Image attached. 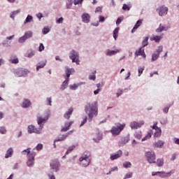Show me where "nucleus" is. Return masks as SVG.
I'll return each mask as SVG.
<instances>
[{"mask_svg":"<svg viewBox=\"0 0 179 179\" xmlns=\"http://www.w3.org/2000/svg\"><path fill=\"white\" fill-rule=\"evenodd\" d=\"M50 166L51 167V170H55L57 173L59 170V161H58V159H53L50 162Z\"/></svg>","mask_w":179,"mask_h":179,"instance_id":"nucleus-6","label":"nucleus"},{"mask_svg":"<svg viewBox=\"0 0 179 179\" xmlns=\"http://www.w3.org/2000/svg\"><path fill=\"white\" fill-rule=\"evenodd\" d=\"M51 103H52L51 98H48L47 99V105L51 106Z\"/></svg>","mask_w":179,"mask_h":179,"instance_id":"nucleus-64","label":"nucleus"},{"mask_svg":"<svg viewBox=\"0 0 179 179\" xmlns=\"http://www.w3.org/2000/svg\"><path fill=\"white\" fill-rule=\"evenodd\" d=\"M17 13H20V10L13 11V13L10 15V17L13 19L15 17V15H17Z\"/></svg>","mask_w":179,"mask_h":179,"instance_id":"nucleus-44","label":"nucleus"},{"mask_svg":"<svg viewBox=\"0 0 179 179\" xmlns=\"http://www.w3.org/2000/svg\"><path fill=\"white\" fill-rule=\"evenodd\" d=\"M152 135H153V131L150 130L148 134L142 138V142L147 141V139H150V138H152Z\"/></svg>","mask_w":179,"mask_h":179,"instance_id":"nucleus-23","label":"nucleus"},{"mask_svg":"<svg viewBox=\"0 0 179 179\" xmlns=\"http://www.w3.org/2000/svg\"><path fill=\"white\" fill-rule=\"evenodd\" d=\"M73 113V108H69L68 111L66 112V113L64 115V118H66V120H69Z\"/></svg>","mask_w":179,"mask_h":179,"instance_id":"nucleus-19","label":"nucleus"},{"mask_svg":"<svg viewBox=\"0 0 179 179\" xmlns=\"http://www.w3.org/2000/svg\"><path fill=\"white\" fill-rule=\"evenodd\" d=\"M36 156V152H32L28 155V161L27 162V165L28 167H33L34 164V157Z\"/></svg>","mask_w":179,"mask_h":179,"instance_id":"nucleus-9","label":"nucleus"},{"mask_svg":"<svg viewBox=\"0 0 179 179\" xmlns=\"http://www.w3.org/2000/svg\"><path fill=\"white\" fill-rule=\"evenodd\" d=\"M169 29H170V27H164V26L162 25V24H160L159 28H157L156 29V32L162 33V31H167V30H169Z\"/></svg>","mask_w":179,"mask_h":179,"instance_id":"nucleus-18","label":"nucleus"},{"mask_svg":"<svg viewBox=\"0 0 179 179\" xmlns=\"http://www.w3.org/2000/svg\"><path fill=\"white\" fill-rule=\"evenodd\" d=\"M117 170H118V168L117 166H115L110 169V171H109V173H107V175L111 174L113 171H117Z\"/></svg>","mask_w":179,"mask_h":179,"instance_id":"nucleus-53","label":"nucleus"},{"mask_svg":"<svg viewBox=\"0 0 179 179\" xmlns=\"http://www.w3.org/2000/svg\"><path fill=\"white\" fill-rule=\"evenodd\" d=\"M161 177V178H167V177H170L171 176V171L166 173L164 171H157V172H152V176H157Z\"/></svg>","mask_w":179,"mask_h":179,"instance_id":"nucleus-10","label":"nucleus"},{"mask_svg":"<svg viewBox=\"0 0 179 179\" xmlns=\"http://www.w3.org/2000/svg\"><path fill=\"white\" fill-rule=\"evenodd\" d=\"M161 38H162V37L157 36H155L152 39L151 38V40H154V41H155V43H159L160 41Z\"/></svg>","mask_w":179,"mask_h":179,"instance_id":"nucleus-46","label":"nucleus"},{"mask_svg":"<svg viewBox=\"0 0 179 179\" xmlns=\"http://www.w3.org/2000/svg\"><path fill=\"white\" fill-rule=\"evenodd\" d=\"M132 172H129L128 173H127L124 178V179H127V178H131L132 177Z\"/></svg>","mask_w":179,"mask_h":179,"instance_id":"nucleus-49","label":"nucleus"},{"mask_svg":"<svg viewBox=\"0 0 179 179\" xmlns=\"http://www.w3.org/2000/svg\"><path fill=\"white\" fill-rule=\"evenodd\" d=\"M43 34H47L48 33H50V28L48 27H44L43 29Z\"/></svg>","mask_w":179,"mask_h":179,"instance_id":"nucleus-45","label":"nucleus"},{"mask_svg":"<svg viewBox=\"0 0 179 179\" xmlns=\"http://www.w3.org/2000/svg\"><path fill=\"white\" fill-rule=\"evenodd\" d=\"M22 155H27L29 156V155L31 154V152H30V148H27L26 150H24L22 152Z\"/></svg>","mask_w":179,"mask_h":179,"instance_id":"nucleus-42","label":"nucleus"},{"mask_svg":"<svg viewBox=\"0 0 179 179\" xmlns=\"http://www.w3.org/2000/svg\"><path fill=\"white\" fill-rule=\"evenodd\" d=\"M141 24H142V20H139L136 22V24L131 30V33H135V31H136V29L141 26Z\"/></svg>","mask_w":179,"mask_h":179,"instance_id":"nucleus-21","label":"nucleus"},{"mask_svg":"<svg viewBox=\"0 0 179 179\" xmlns=\"http://www.w3.org/2000/svg\"><path fill=\"white\" fill-rule=\"evenodd\" d=\"M135 138L137 139H141L142 138V132L139 131L138 133H136Z\"/></svg>","mask_w":179,"mask_h":179,"instance_id":"nucleus-48","label":"nucleus"},{"mask_svg":"<svg viewBox=\"0 0 179 179\" xmlns=\"http://www.w3.org/2000/svg\"><path fill=\"white\" fill-rule=\"evenodd\" d=\"M145 157L150 164L156 163V154L153 151H148L145 153Z\"/></svg>","mask_w":179,"mask_h":179,"instance_id":"nucleus-5","label":"nucleus"},{"mask_svg":"<svg viewBox=\"0 0 179 179\" xmlns=\"http://www.w3.org/2000/svg\"><path fill=\"white\" fill-rule=\"evenodd\" d=\"M131 166H132V164L129 162H125L123 164V167H124V169H130Z\"/></svg>","mask_w":179,"mask_h":179,"instance_id":"nucleus-37","label":"nucleus"},{"mask_svg":"<svg viewBox=\"0 0 179 179\" xmlns=\"http://www.w3.org/2000/svg\"><path fill=\"white\" fill-rule=\"evenodd\" d=\"M68 136V134H63L62 137L56 138L54 142H59L61 141H65V138Z\"/></svg>","mask_w":179,"mask_h":179,"instance_id":"nucleus-31","label":"nucleus"},{"mask_svg":"<svg viewBox=\"0 0 179 179\" xmlns=\"http://www.w3.org/2000/svg\"><path fill=\"white\" fill-rule=\"evenodd\" d=\"M163 145H164V142L162 141H158L154 144L155 148H163Z\"/></svg>","mask_w":179,"mask_h":179,"instance_id":"nucleus-28","label":"nucleus"},{"mask_svg":"<svg viewBox=\"0 0 179 179\" xmlns=\"http://www.w3.org/2000/svg\"><path fill=\"white\" fill-rule=\"evenodd\" d=\"M152 129H155V131H157V130L160 129V128L157 127V122H155L154 124V125L152 126Z\"/></svg>","mask_w":179,"mask_h":179,"instance_id":"nucleus-60","label":"nucleus"},{"mask_svg":"<svg viewBox=\"0 0 179 179\" xmlns=\"http://www.w3.org/2000/svg\"><path fill=\"white\" fill-rule=\"evenodd\" d=\"M73 124V122H69L65 123V127L62 129V132H66V131L69 130V128H71V125Z\"/></svg>","mask_w":179,"mask_h":179,"instance_id":"nucleus-20","label":"nucleus"},{"mask_svg":"<svg viewBox=\"0 0 179 179\" xmlns=\"http://www.w3.org/2000/svg\"><path fill=\"white\" fill-rule=\"evenodd\" d=\"M45 66V62L38 63V65L36 66V71H38L41 68H44Z\"/></svg>","mask_w":179,"mask_h":179,"instance_id":"nucleus-39","label":"nucleus"},{"mask_svg":"<svg viewBox=\"0 0 179 179\" xmlns=\"http://www.w3.org/2000/svg\"><path fill=\"white\" fill-rule=\"evenodd\" d=\"M103 9V7H97L95 10V13H97L98 12H99L100 13H101Z\"/></svg>","mask_w":179,"mask_h":179,"instance_id":"nucleus-55","label":"nucleus"},{"mask_svg":"<svg viewBox=\"0 0 179 179\" xmlns=\"http://www.w3.org/2000/svg\"><path fill=\"white\" fill-rule=\"evenodd\" d=\"M75 148H76L75 145H72V146L69 147L67 150H68V152H72V150H73V149H75Z\"/></svg>","mask_w":179,"mask_h":179,"instance_id":"nucleus-63","label":"nucleus"},{"mask_svg":"<svg viewBox=\"0 0 179 179\" xmlns=\"http://www.w3.org/2000/svg\"><path fill=\"white\" fill-rule=\"evenodd\" d=\"M38 51L41 52V51H44V45L43 43H40Z\"/></svg>","mask_w":179,"mask_h":179,"instance_id":"nucleus-52","label":"nucleus"},{"mask_svg":"<svg viewBox=\"0 0 179 179\" xmlns=\"http://www.w3.org/2000/svg\"><path fill=\"white\" fill-rule=\"evenodd\" d=\"M48 118H50V115H48V113H46L44 117L37 116V122H38V125H39V127L38 129H37L34 125H29L28 127L29 134H33V132L34 134H40V131H41V129H43V127L44 124L47 122V121L48 120Z\"/></svg>","mask_w":179,"mask_h":179,"instance_id":"nucleus-2","label":"nucleus"},{"mask_svg":"<svg viewBox=\"0 0 179 179\" xmlns=\"http://www.w3.org/2000/svg\"><path fill=\"white\" fill-rule=\"evenodd\" d=\"M120 29V28H116L114 31H113V38H115V40H117V38L118 37V30Z\"/></svg>","mask_w":179,"mask_h":179,"instance_id":"nucleus-35","label":"nucleus"},{"mask_svg":"<svg viewBox=\"0 0 179 179\" xmlns=\"http://www.w3.org/2000/svg\"><path fill=\"white\" fill-rule=\"evenodd\" d=\"M27 72L29 71L24 69H17L14 71L13 73L15 75V76L20 78L22 76H26V75H27Z\"/></svg>","mask_w":179,"mask_h":179,"instance_id":"nucleus-8","label":"nucleus"},{"mask_svg":"<svg viewBox=\"0 0 179 179\" xmlns=\"http://www.w3.org/2000/svg\"><path fill=\"white\" fill-rule=\"evenodd\" d=\"M159 57H160L159 55H157V53L154 52L152 55V59H151L152 62H155V61H157V59L159 58Z\"/></svg>","mask_w":179,"mask_h":179,"instance_id":"nucleus-30","label":"nucleus"},{"mask_svg":"<svg viewBox=\"0 0 179 179\" xmlns=\"http://www.w3.org/2000/svg\"><path fill=\"white\" fill-rule=\"evenodd\" d=\"M0 134H6V129H5V127H1Z\"/></svg>","mask_w":179,"mask_h":179,"instance_id":"nucleus-59","label":"nucleus"},{"mask_svg":"<svg viewBox=\"0 0 179 179\" xmlns=\"http://www.w3.org/2000/svg\"><path fill=\"white\" fill-rule=\"evenodd\" d=\"M91 155H92V154L90 153V152H89V151H85V152L82 155L80 159H90L89 157H90Z\"/></svg>","mask_w":179,"mask_h":179,"instance_id":"nucleus-24","label":"nucleus"},{"mask_svg":"<svg viewBox=\"0 0 179 179\" xmlns=\"http://www.w3.org/2000/svg\"><path fill=\"white\" fill-rule=\"evenodd\" d=\"M155 52L158 55H160V52H163V46H159L157 51Z\"/></svg>","mask_w":179,"mask_h":179,"instance_id":"nucleus-40","label":"nucleus"},{"mask_svg":"<svg viewBox=\"0 0 179 179\" xmlns=\"http://www.w3.org/2000/svg\"><path fill=\"white\" fill-rule=\"evenodd\" d=\"M83 0H74V5H79V3H82Z\"/></svg>","mask_w":179,"mask_h":179,"instance_id":"nucleus-61","label":"nucleus"},{"mask_svg":"<svg viewBox=\"0 0 179 179\" xmlns=\"http://www.w3.org/2000/svg\"><path fill=\"white\" fill-rule=\"evenodd\" d=\"M86 122H87V117H85L83 121L81 122L80 127H83Z\"/></svg>","mask_w":179,"mask_h":179,"instance_id":"nucleus-51","label":"nucleus"},{"mask_svg":"<svg viewBox=\"0 0 179 179\" xmlns=\"http://www.w3.org/2000/svg\"><path fill=\"white\" fill-rule=\"evenodd\" d=\"M125 128V124H121L120 123L117 124L116 127H113L112 129L110 130V132L113 135L115 136H117V135H120L121 133V131Z\"/></svg>","mask_w":179,"mask_h":179,"instance_id":"nucleus-4","label":"nucleus"},{"mask_svg":"<svg viewBox=\"0 0 179 179\" xmlns=\"http://www.w3.org/2000/svg\"><path fill=\"white\" fill-rule=\"evenodd\" d=\"M145 69V67H140L138 69V76H141V75H142V73H143V71Z\"/></svg>","mask_w":179,"mask_h":179,"instance_id":"nucleus-50","label":"nucleus"},{"mask_svg":"<svg viewBox=\"0 0 179 179\" xmlns=\"http://www.w3.org/2000/svg\"><path fill=\"white\" fill-rule=\"evenodd\" d=\"M143 124H145L143 121H141L140 122H132L130 123V127L131 129H138V128H141Z\"/></svg>","mask_w":179,"mask_h":179,"instance_id":"nucleus-11","label":"nucleus"},{"mask_svg":"<svg viewBox=\"0 0 179 179\" xmlns=\"http://www.w3.org/2000/svg\"><path fill=\"white\" fill-rule=\"evenodd\" d=\"M36 150H41L43 149V144H38L36 147Z\"/></svg>","mask_w":179,"mask_h":179,"instance_id":"nucleus-57","label":"nucleus"},{"mask_svg":"<svg viewBox=\"0 0 179 179\" xmlns=\"http://www.w3.org/2000/svg\"><path fill=\"white\" fill-rule=\"evenodd\" d=\"M62 22H64V18L61 17L57 20L56 23L61 24L62 23Z\"/></svg>","mask_w":179,"mask_h":179,"instance_id":"nucleus-58","label":"nucleus"},{"mask_svg":"<svg viewBox=\"0 0 179 179\" xmlns=\"http://www.w3.org/2000/svg\"><path fill=\"white\" fill-rule=\"evenodd\" d=\"M80 162L81 166H83V167H87V166H89V164H90V159H85L83 158H80Z\"/></svg>","mask_w":179,"mask_h":179,"instance_id":"nucleus-15","label":"nucleus"},{"mask_svg":"<svg viewBox=\"0 0 179 179\" xmlns=\"http://www.w3.org/2000/svg\"><path fill=\"white\" fill-rule=\"evenodd\" d=\"M82 19L84 23H89L90 22V15L89 13H83L82 15Z\"/></svg>","mask_w":179,"mask_h":179,"instance_id":"nucleus-16","label":"nucleus"},{"mask_svg":"<svg viewBox=\"0 0 179 179\" xmlns=\"http://www.w3.org/2000/svg\"><path fill=\"white\" fill-rule=\"evenodd\" d=\"M120 52V50H108L106 52V55H115V54Z\"/></svg>","mask_w":179,"mask_h":179,"instance_id":"nucleus-29","label":"nucleus"},{"mask_svg":"<svg viewBox=\"0 0 179 179\" xmlns=\"http://www.w3.org/2000/svg\"><path fill=\"white\" fill-rule=\"evenodd\" d=\"M66 80L62 83V87H61V90H65L66 89V86H68V82H69V76L72 75V73H75V69H66Z\"/></svg>","mask_w":179,"mask_h":179,"instance_id":"nucleus-3","label":"nucleus"},{"mask_svg":"<svg viewBox=\"0 0 179 179\" xmlns=\"http://www.w3.org/2000/svg\"><path fill=\"white\" fill-rule=\"evenodd\" d=\"M72 0H68L67 3H66V9H71V6H72Z\"/></svg>","mask_w":179,"mask_h":179,"instance_id":"nucleus-43","label":"nucleus"},{"mask_svg":"<svg viewBox=\"0 0 179 179\" xmlns=\"http://www.w3.org/2000/svg\"><path fill=\"white\" fill-rule=\"evenodd\" d=\"M34 55V52H31L30 53H28L27 57L28 58H31V57H33Z\"/></svg>","mask_w":179,"mask_h":179,"instance_id":"nucleus-62","label":"nucleus"},{"mask_svg":"<svg viewBox=\"0 0 179 179\" xmlns=\"http://www.w3.org/2000/svg\"><path fill=\"white\" fill-rule=\"evenodd\" d=\"M31 106V102L29 99H25L22 103V107L23 108H27L28 107H30Z\"/></svg>","mask_w":179,"mask_h":179,"instance_id":"nucleus-22","label":"nucleus"},{"mask_svg":"<svg viewBox=\"0 0 179 179\" xmlns=\"http://www.w3.org/2000/svg\"><path fill=\"white\" fill-rule=\"evenodd\" d=\"M122 9L123 10H129V9H131V7L127 4H123Z\"/></svg>","mask_w":179,"mask_h":179,"instance_id":"nucleus-47","label":"nucleus"},{"mask_svg":"<svg viewBox=\"0 0 179 179\" xmlns=\"http://www.w3.org/2000/svg\"><path fill=\"white\" fill-rule=\"evenodd\" d=\"M101 139H103V134L99 133L97 138H94L93 141H94V142H96V143H99V142H100Z\"/></svg>","mask_w":179,"mask_h":179,"instance_id":"nucleus-27","label":"nucleus"},{"mask_svg":"<svg viewBox=\"0 0 179 179\" xmlns=\"http://www.w3.org/2000/svg\"><path fill=\"white\" fill-rule=\"evenodd\" d=\"M170 107H171V105H169V106L165 107V108L163 109V112H164L165 114H167V113H169V109L170 108Z\"/></svg>","mask_w":179,"mask_h":179,"instance_id":"nucleus-54","label":"nucleus"},{"mask_svg":"<svg viewBox=\"0 0 179 179\" xmlns=\"http://www.w3.org/2000/svg\"><path fill=\"white\" fill-rule=\"evenodd\" d=\"M148 40H149V37L146 36L143 38V41H142V45H143V48L146 47L149 43L148 42Z\"/></svg>","mask_w":179,"mask_h":179,"instance_id":"nucleus-32","label":"nucleus"},{"mask_svg":"<svg viewBox=\"0 0 179 179\" xmlns=\"http://www.w3.org/2000/svg\"><path fill=\"white\" fill-rule=\"evenodd\" d=\"M85 112L89 117V122H92L93 117H97V114L99 113V105L97 101L87 103L85 106Z\"/></svg>","mask_w":179,"mask_h":179,"instance_id":"nucleus-1","label":"nucleus"},{"mask_svg":"<svg viewBox=\"0 0 179 179\" xmlns=\"http://www.w3.org/2000/svg\"><path fill=\"white\" fill-rule=\"evenodd\" d=\"M9 62H11V64H19V59L17 57L10 58L9 59Z\"/></svg>","mask_w":179,"mask_h":179,"instance_id":"nucleus-36","label":"nucleus"},{"mask_svg":"<svg viewBox=\"0 0 179 179\" xmlns=\"http://www.w3.org/2000/svg\"><path fill=\"white\" fill-rule=\"evenodd\" d=\"M12 155H13V149L10 148L7 150L5 158L8 159V157H12Z\"/></svg>","mask_w":179,"mask_h":179,"instance_id":"nucleus-25","label":"nucleus"},{"mask_svg":"<svg viewBox=\"0 0 179 179\" xmlns=\"http://www.w3.org/2000/svg\"><path fill=\"white\" fill-rule=\"evenodd\" d=\"M121 156H122V151L119 150L117 153L115 154H111L110 155V160H117V159H120V157H121Z\"/></svg>","mask_w":179,"mask_h":179,"instance_id":"nucleus-14","label":"nucleus"},{"mask_svg":"<svg viewBox=\"0 0 179 179\" xmlns=\"http://www.w3.org/2000/svg\"><path fill=\"white\" fill-rule=\"evenodd\" d=\"M24 36L27 40L29 38H31L33 37V32L31 31H28L25 32Z\"/></svg>","mask_w":179,"mask_h":179,"instance_id":"nucleus-26","label":"nucleus"},{"mask_svg":"<svg viewBox=\"0 0 179 179\" xmlns=\"http://www.w3.org/2000/svg\"><path fill=\"white\" fill-rule=\"evenodd\" d=\"M33 20V17L30 15H27L25 21L24 22V24H26V23H30Z\"/></svg>","mask_w":179,"mask_h":179,"instance_id":"nucleus-33","label":"nucleus"},{"mask_svg":"<svg viewBox=\"0 0 179 179\" xmlns=\"http://www.w3.org/2000/svg\"><path fill=\"white\" fill-rule=\"evenodd\" d=\"M70 59H72V62H76L79 65V54L75 50H72L70 53Z\"/></svg>","mask_w":179,"mask_h":179,"instance_id":"nucleus-7","label":"nucleus"},{"mask_svg":"<svg viewBox=\"0 0 179 179\" xmlns=\"http://www.w3.org/2000/svg\"><path fill=\"white\" fill-rule=\"evenodd\" d=\"M129 142V134L121 138L119 141V146H124V145H127Z\"/></svg>","mask_w":179,"mask_h":179,"instance_id":"nucleus-13","label":"nucleus"},{"mask_svg":"<svg viewBox=\"0 0 179 179\" xmlns=\"http://www.w3.org/2000/svg\"><path fill=\"white\" fill-rule=\"evenodd\" d=\"M163 164H164L163 159H158L157 160V166H158V167H162V166H163Z\"/></svg>","mask_w":179,"mask_h":179,"instance_id":"nucleus-34","label":"nucleus"},{"mask_svg":"<svg viewBox=\"0 0 179 179\" xmlns=\"http://www.w3.org/2000/svg\"><path fill=\"white\" fill-rule=\"evenodd\" d=\"M78 88V85L76 84H73V85H70V89L71 90H76Z\"/></svg>","mask_w":179,"mask_h":179,"instance_id":"nucleus-56","label":"nucleus"},{"mask_svg":"<svg viewBox=\"0 0 179 179\" xmlns=\"http://www.w3.org/2000/svg\"><path fill=\"white\" fill-rule=\"evenodd\" d=\"M136 57H139V55H141L143 58H146V55L145 54V50H142V48H140L138 50H136L135 52Z\"/></svg>","mask_w":179,"mask_h":179,"instance_id":"nucleus-17","label":"nucleus"},{"mask_svg":"<svg viewBox=\"0 0 179 179\" xmlns=\"http://www.w3.org/2000/svg\"><path fill=\"white\" fill-rule=\"evenodd\" d=\"M26 40H27L26 38V37L24 36L20 37L18 40V43H20V44H23V43H24V41H26Z\"/></svg>","mask_w":179,"mask_h":179,"instance_id":"nucleus-41","label":"nucleus"},{"mask_svg":"<svg viewBox=\"0 0 179 179\" xmlns=\"http://www.w3.org/2000/svg\"><path fill=\"white\" fill-rule=\"evenodd\" d=\"M157 10H159V16H164V15H167V13L169 12V8L167 7L161 6L157 8Z\"/></svg>","mask_w":179,"mask_h":179,"instance_id":"nucleus-12","label":"nucleus"},{"mask_svg":"<svg viewBox=\"0 0 179 179\" xmlns=\"http://www.w3.org/2000/svg\"><path fill=\"white\" fill-rule=\"evenodd\" d=\"M162 135V129H159L158 130H156V132L154 134V136L155 138H159Z\"/></svg>","mask_w":179,"mask_h":179,"instance_id":"nucleus-38","label":"nucleus"}]
</instances>
